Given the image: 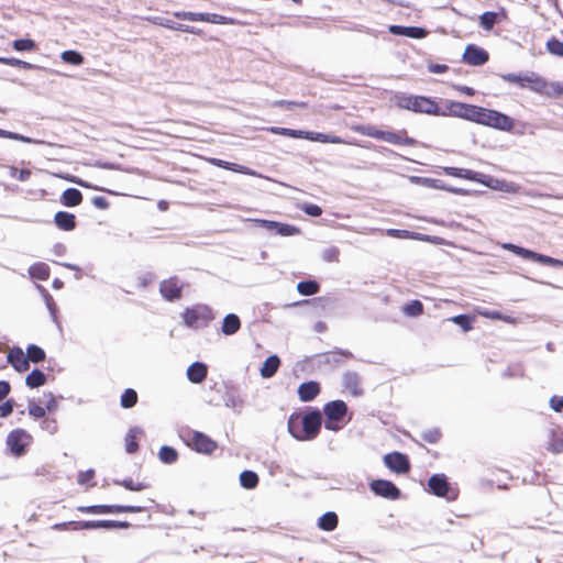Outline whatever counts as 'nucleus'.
<instances>
[{
  "mask_svg": "<svg viewBox=\"0 0 563 563\" xmlns=\"http://www.w3.org/2000/svg\"><path fill=\"white\" fill-rule=\"evenodd\" d=\"M322 413L314 408L303 416L292 413L288 419V431L298 441H311L320 432Z\"/></svg>",
  "mask_w": 563,
  "mask_h": 563,
  "instance_id": "f257e3e1",
  "label": "nucleus"
},
{
  "mask_svg": "<svg viewBox=\"0 0 563 563\" xmlns=\"http://www.w3.org/2000/svg\"><path fill=\"white\" fill-rule=\"evenodd\" d=\"M396 107L409 110L416 113L439 115L440 106L435 99L426 96L410 95L406 92H396L394 96Z\"/></svg>",
  "mask_w": 563,
  "mask_h": 563,
  "instance_id": "f03ea898",
  "label": "nucleus"
},
{
  "mask_svg": "<svg viewBox=\"0 0 563 563\" xmlns=\"http://www.w3.org/2000/svg\"><path fill=\"white\" fill-rule=\"evenodd\" d=\"M500 78L509 84H515L519 88H528L533 92L542 93L548 84L547 80L534 71H527L526 74H503Z\"/></svg>",
  "mask_w": 563,
  "mask_h": 563,
  "instance_id": "7ed1b4c3",
  "label": "nucleus"
},
{
  "mask_svg": "<svg viewBox=\"0 0 563 563\" xmlns=\"http://www.w3.org/2000/svg\"><path fill=\"white\" fill-rule=\"evenodd\" d=\"M323 413L325 417L324 428L336 432L344 426L343 421L347 413V406L343 400H332L324 405Z\"/></svg>",
  "mask_w": 563,
  "mask_h": 563,
  "instance_id": "20e7f679",
  "label": "nucleus"
},
{
  "mask_svg": "<svg viewBox=\"0 0 563 563\" xmlns=\"http://www.w3.org/2000/svg\"><path fill=\"white\" fill-rule=\"evenodd\" d=\"M32 442L33 437L21 428L10 431L5 438V445L14 457L24 456Z\"/></svg>",
  "mask_w": 563,
  "mask_h": 563,
  "instance_id": "39448f33",
  "label": "nucleus"
},
{
  "mask_svg": "<svg viewBox=\"0 0 563 563\" xmlns=\"http://www.w3.org/2000/svg\"><path fill=\"white\" fill-rule=\"evenodd\" d=\"M186 327L198 329L206 327L213 319V313L207 305H197L192 308H186L181 313Z\"/></svg>",
  "mask_w": 563,
  "mask_h": 563,
  "instance_id": "423d86ee",
  "label": "nucleus"
},
{
  "mask_svg": "<svg viewBox=\"0 0 563 563\" xmlns=\"http://www.w3.org/2000/svg\"><path fill=\"white\" fill-rule=\"evenodd\" d=\"M146 509L144 506L133 505H91L80 506L78 510L85 514L92 515H107V514H125V512H142Z\"/></svg>",
  "mask_w": 563,
  "mask_h": 563,
  "instance_id": "0eeeda50",
  "label": "nucleus"
},
{
  "mask_svg": "<svg viewBox=\"0 0 563 563\" xmlns=\"http://www.w3.org/2000/svg\"><path fill=\"white\" fill-rule=\"evenodd\" d=\"M173 15L179 20L186 21H200L213 24H232L233 19L220 15L217 13H205V12H190V11H175Z\"/></svg>",
  "mask_w": 563,
  "mask_h": 563,
  "instance_id": "6e6552de",
  "label": "nucleus"
},
{
  "mask_svg": "<svg viewBox=\"0 0 563 563\" xmlns=\"http://www.w3.org/2000/svg\"><path fill=\"white\" fill-rule=\"evenodd\" d=\"M428 486L429 490L438 497H445L448 500H454L457 497V492L451 487L444 474H433L428 479Z\"/></svg>",
  "mask_w": 563,
  "mask_h": 563,
  "instance_id": "1a4fd4ad",
  "label": "nucleus"
},
{
  "mask_svg": "<svg viewBox=\"0 0 563 563\" xmlns=\"http://www.w3.org/2000/svg\"><path fill=\"white\" fill-rule=\"evenodd\" d=\"M514 119L497 110L485 109L482 125L494 128L500 131H511L514 128Z\"/></svg>",
  "mask_w": 563,
  "mask_h": 563,
  "instance_id": "9d476101",
  "label": "nucleus"
},
{
  "mask_svg": "<svg viewBox=\"0 0 563 563\" xmlns=\"http://www.w3.org/2000/svg\"><path fill=\"white\" fill-rule=\"evenodd\" d=\"M369 489L375 495L389 500H397L401 495L400 489L388 479H373L369 483Z\"/></svg>",
  "mask_w": 563,
  "mask_h": 563,
  "instance_id": "9b49d317",
  "label": "nucleus"
},
{
  "mask_svg": "<svg viewBox=\"0 0 563 563\" xmlns=\"http://www.w3.org/2000/svg\"><path fill=\"white\" fill-rule=\"evenodd\" d=\"M190 446L198 453L212 454L218 444L203 432L191 431Z\"/></svg>",
  "mask_w": 563,
  "mask_h": 563,
  "instance_id": "f8f14e48",
  "label": "nucleus"
},
{
  "mask_svg": "<svg viewBox=\"0 0 563 563\" xmlns=\"http://www.w3.org/2000/svg\"><path fill=\"white\" fill-rule=\"evenodd\" d=\"M77 527L81 528V530H91V529H128L131 527V523L128 521L120 520H81L79 523H76Z\"/></svg>",
  "mask_w": 563,
  "mask_h": 563,
  "instance_id": "ddd939ff",
  "label": "nucleus"
},
{
  "mask_svg": "<svg viewBox=\"0 0 563 563\" xmlns=\"http://www.w3.org/2000/svg\"><path fill=\"white\" fill-rule=\"evenodd\" d=\"M384 462L390 471L397 474H405L410 470V462L408 456L400 452L386 454L384 456Z\"/></svg>",
  "mask_w": 563,
  "mask_h": 563,
  "instance_id": "4468645a",
  "label": "nucleus"
},
{
  "mask_svg": "<svg viewBox=\"0 0 563 563\" xmlns=\"http://www.w3.org/2000/svg\"><path fill=\"white\" fill-rule=\"evenodd\" d=\"M463 62L472 66H482L488 62L489 55L486 49L475 45L468 44L463 53Z\"/></svg>",
  "mask_w": 563,
  "mask_h": 563,
  "instance_id": "2eb2a0df",
  "label": "nucleus"
},
{
  "mask_svg": "<svg viewBox=\"0 0 563 563\" xmlns=\"http://www.w3.org/2000/svg\"><path fill=\"white\" fill-rule=\"evenodd\" d=\"M479 184L503 192L515 194L518 191V186L511 181L495 178L490 175L483 174Z\"/></svg>",
  "mask_w": 563,
  "mask_h": 563,
  "instance_id": "dca6fc26",
  "label": "nucleus"
},
{
  "mask_svg": "<svg viewBox=\"0 0 563 563\" xmlns=\"http://www.w3.org/2000/svg\"><path fill=\"white\" fill-rule=\"evenodd\" d=\"M181 286L178 285L177 277L165 279L159 285V292L167 301H175L181 297Z\"/></svg>",
  "mask_w": 563,
  "mask_h": 563,
  "instance_id": "f3484780",
  "label": "nucleus"
},
{
  "mask_svg": "<svg viewBox=\"0 0 563 563\" xmlns=\"http://www.w3.org/2000/svg\"><path fill=\"white\" fill-rule=\"evenodd\" d=\"M317 357L319 363L332 366L342 363L345 358L353 357V354L347 350L334 349L333 351L317 354Z\"/></svg>",
  "mask_w": 563,
  "mask_h": 563,
  "instance_id": "a211bd4d",
  "label": "nucleus"
},
{
  "mask_svg": "<svg viewBox=\"0 0 563 563\" xmlns=\"http://www.w3.org/2000/svg\"><path fill=\"white\" fill-rule=\"evenodd\" d=\"M468 107H470L468 103L445 100L444 107H440L439 115H442V117L452 115V117L466 119Z\"/></svg>",
  "mask_w": 563,
  "mask_h": 563,
  "instance_id": "6ab92c4d",
  "label": "nucleus"
},
{
  "mask_svg": "<svg viewBox=\"0 0 563 563\" xmlns=\"http://www.w3.org/2000/svg\"><path fill=\"white\" fill-rule=\"evenodd\" d=\"M389 32L393 35L406 36L410 38H424L428 35V31L420 26H405V25H390Z\"/></svg>",
  "mask_w": 563,
  "mask_h": 563,
  "instance_id": "aec40b11",
  "label": "nucleus"
},
{
  "mask_svg": "<svg viewBox=\"0 0 563 563\" xmlns=\"http://www.w3.org/2000/svg\"><path fill=\"white\" fill-rule=\"evenodd\" d=\"M148 21H151L155 25H159L169 30L181 31L196 35L200 34V30L196 29L195 26L175 23L174 21L166 19L164 16H153L150 18Z\"/></svg>",
  "mask_w": 563,
  "mask_h": 563,
  "instance_id": "412c9836",
  "label": "nucleus"
},
{
  "mask_svg": "<svg viewBox=\"0 0 563 563\" xmlns=\"http://www.w3.org/2000/svg\"><path fill=\"white\" fill-rule=\"evenodd\" d=\"M7 360L19 373L26 372L30 367L26 355H24L23 350L19 346H14L10 350Z\"/></svg>",
  "mask_w": 563,
  "mask_h": 563,
  "instance_id": "4be33fe9",
  "label": "nucleus"
},
{
  "mask_svg": "<svg viewBox=\"0 0 563 563\" xmlns=\"http://www.w3.org/2000/svg\"><path fill=\"white\" fill-rule=\"evenodd\" d=\"M320 394V385L316 380L301 383L298 387L299 399L303 402L312 401Z\"/></svg>",
  "mask_w": 563,
  "mask_h": 563,
  "instance_id": "5701e85b",
  "label": "nucleus"
},
{
  "mask_svg": "<svg viewBox=\"0 0 563 563\" xmlns=\"http://www.w3.org/2000/svg\"><path fill=\"white\" fill-rule=\"evenodd\" d=\"M208 375V366L202 362H194L187 368V378L192 384L202 383Z\"/></svg>",
  "mask_w": 563,
  "mask_h": 563,
  "instance_id": "b1692460",
  "label": "nucleus"
},
{
  "mask_svg": "<svg viewBox=\"0 0 563 563\" xmlns=\"http://www.w3.org/2000/svg\"><path fill=\"white\" fill-rule=\"evenodd\" d=\"M382 141L394 145H415L417 141L412 137H409L406 131L401 132H393V131H384Z\"/></svg>",
  "mask_w": 563,
  "mask_h": 563,
  "instance_id": "393cba45",
  "label": "nucleus"
},
{
  "mask_svg": "<svg viewBox=\"0 0 563 563\" xmlns=\"http://www.w3.org/2000/svg\"><path fill=\"white\" fill-rule=\"evenodd\" d=\"M54 223L59 230L73 231L76 228V216L68 211H57Z\"/></svg>",
  "mask_w": 563,
  "mask_h": 563,
  "instance_id": "a878e982",
  "label": "nucleus"
},
{
  "mask_svg": "<svg viewBox=\"0 0 563 563\" xmlns=\"http://www.w3.org/2000/svg\"><path fill=\"white\" fill-rule=\"evenodd\" d=\"M82 202V194L77 188H67L60 196V203L65 207H77Z\"/></svg>",
  "mask_w": 563,
  "mask_h": 563,
  "instance_id": "bb28decb",
  "label": "nucleus"
},
{
  "mask_svg": "<svg viewBox=\"0 0 563 563\" xmlns=\"http://www.w3.org/2000/svg\"><path fill=\"white\" fill-rule=\"evenodd\" d=\"M526 260L538 262V263H540L542 265H548V266H552V267H561V268H563V261L562 260L554 258V257H551V256H548V255H544V254H541V253H537V252L531 251L529 249H528V252H527V255H526Z\"/></svg>",
  "mask_w": 563,
  "mask_h": 563,
  "instance_id": "cd10ccee",
  "label": "nucleus"
},
{
  "mask_svg": "<svg viewBox=\"0 0 563 563\" xmlns=\"http://www.w3.org/2000/svg\"><path fill=\"white\" fill-rule=\"evenodd\" d=\"M280 366V358L277 354L269 355L263 363V366L261 367V376L263 378H271L273 377L278 368Z\"/></svg>",
  "mask_w": 563,
  "mask_h": 563,
  "instance_id": "c85d7f7f",
  "label": "nucleus"
},
{
  "mask_svg": "<svg viewBox=\"0 0 563 563\" xmlns=\"http://www.w3.org/2000/svg\"><path fill=\"white\" fill-rule=\"evenodd\" d=\"M241 329V320L235 313H228L222 321L221 332L224 335H233Z\"/></svg>",
  "mask_w": 563,
  "mask_h": 563,
  "instance_id": "c756f323",
  "label": "nucleus"
},
{
  "mask_svg": "<svg viewBox=\"0 0 563 563\" xmlns=\"http://www.w3.org/2000/svg\"><path fill=\"white\" fill-rule=\"evenodd\" d=\"M360 376L356 372H345L343 374V386L349 389L353 395H360L362 390L360 389Z\"/></svg>",
  "mask_w": 563,
  "mask_h": 563,
  "instance_id": "7c9ffc66",
  "label": "nucleus"
},
{
  "mask_svg": "<svg viewBox=\"0 0 563 563\" xmlns=\"http://www.w3.org/2000/svg\"><path fill=\"white\" fill-rule=\"evenodd\" d=\"M339 523V517L334 511H327L318 519V527L323 531H333Z\"/></svg>",
  "mask_w": 563,
  "mask_h": 563,
  "instance_id": "2f4dec72",
  "label": "nucleus"
},
{
  "mask_svg": "<svg viewBox=\"0 0 563 563\" xmlns=\"http://www.w3.org/2000/svg\"><path fill=\"white\" fill-rule=\"evenodd\" d=\"M38 288L41 289L42 291V295H43V298H44V301H45V305H46V308L47 310L49 311V314H51V318H52V321L58 327L60 328V322L58 320V317H57V306L52 297V295L42 286H38Z\"/></svg>",
  "mask_w": 563,
  "mask_h": 563,
  "instance_id": "473e14b6",
  "label": "nucleus"
},
{
  "mask_svg": "<svg viewBox=\"0 0 563 563\" xmlns=\"http://www.w3.org/2000/svg\"><path fill=\"white\" fill-rule=\"evenodd\" d=\"M305 139L309 140V141H314V142H320V143H331V144H340L342 142L341 137H339L336 135H330V134H324V133H320V132H310V131H307Z\"/></svg>",
  "mask_w": 563,
  "mask_h": 563,
  "instance_id": "72a5a7b5",
  "label": "nucleus"
},
{
  "mask_svg": "<svg viewBox=\"0 0 563 563\" xmlns=\"http://www.w3.org/2000/svg\"><path fill=\"white\" fill-rule=\"evenodd\" d=\"M240 485L245 489H254L258 485V475L254 471L245 470L240 474Z\"/></svg>",
  "mask_w": 563,
  "mask_h": 563,
  "instance_id": "f704fd0d",
  "label": "nucleus"
},
{
  "mask_svg": "<svg viewBox=\"0 0 563 563\" xmlns=\"http://www.w3.org/2000/svg\"><path fill=\"white\" fill-rule=\"evenodd\" d=\"M320 285L314 279L301 280L297 284V291L302 296H312L318 294Z\"/></svg>",
  "mask_w": 563,
  "mask_h": 563,
  "instance_id": "c9c22d12",
  "label": "nucleus"
},
{
  "mask_svg": "<svg viewBox=\"0 0 563 563\" xmlns=\"http://www.w3.org/2000/svg\"><path fill=\"white\" fill-rule=\"evenodd\" d=\"M46 383V375L38 368H34L25 378V384L30 388H38Z\"/></svg>",
  "mask_w": 563,
  "mask_h": 563,
  "instance_id": "e433bc0d",
  "label": "nucleus"
},
{
  "mask_svg": "<svg viewBox=\"0 0 563 563\" xmlns=\"http://www.w3.org/2000/svg\"><path fill=\"white\" fill-rule=\"evenodd\" d=\"M143 431L142 429L134 427L129 430V432L125 435V451L129 454H133L139 450V444L136 442V434H141Z\"/></svg>",
  "mask_w": 563,
  "mask_h": 563,
  "instance_id": "4c0bfd02",
  "label": "nucleus"
},
{
  "mask_svg": "<svg viewBox=\"0 0 563 563\" xmlns=\"http://www.w3.org/2000/svg\"><path fill=\"white\" fill-rule=\"evenodd\" d=\"M46 353L45 351L36 345V344H29L26 347V358L29 360V363H41L45 360Z\"/></svg>",
  "mask_w": 563,
  "mask_h": 563,
  "instance_id": "58836bf2",
  "label": "nucleus"
},
{
  "mask_svg": "<svg viewBox=\"0 0 563 563\" xmlns=\"http://www.w3.org/2000/svg\"><path fill=\"white\" fill-rule=\"evenodd\" d=\"M269 132L277 135H283L291 139H305L307 131L294 130L288 128L272 126L268 129Z\"/></svg>",
  "mask_w": 563,
  "mask_h": 563,
  "instance_id": "ea45409f",
  "label": "nucleus"
},
{
  "mask_svg": "<svg viewBox=\"0 0 563 563\" xmlns=\"http://www.w3.org/2000/svg\"><path fill=\"white\" fill-rule=\"evenodd\" d=\"M29 273L33 278L46 280L49 277V267L45 263H35L30 267Z\"/></svg>",
  "mask_w": 563,
  "mask_h": 563,
  "instance_id": "a19ab883",
  "label": "nucleus"
},
{
  "mask_svg": "<svg viewBox=\"0 0 563 563\" xmlns=\"http://www.w3.org/2000/svg\"><path fill=\"white\" fill-rule=\"evenodd\" d=\"M159 460L165 464H173L178 459V452L169 445H163L158 452Z\"/></svg>",
  "mask_w": 563,
  "mask_h": 563,
  "instance_id": "79ce46f5",
  "label": "nucleus"
},
{
  "mask_svg": "<svg viewBox=\"0 0 563 563\" xmlns=\"http://www.w3.org/2000/svg\"><path fill=\"white\" fill-rule=\"evenodd\" d=\"M412 179H415L417 184H420L424 187L432 188V189H440V190L446 191V188L449 187L441 179L429 178V177H412Z\"/></svg>",
  "mask_w": 563,
  "mask_h": 563,
  "instance_id": "37998d69",
  "label": "nucleus"
},
{
  "mask_svg": "<svg viewBox=\"0 0 563 563\" xmlns=\"http://www.w3.org/2000/svg\"><path fill=\"white\" fill-rule=\"evenodd\" d=\"M275 234L280 236H294L300 234V229L294 224L276 222Z\"/></svg>",
  "mask_w": 563,
  "mask_h": 563,
  "instance_id": "c03bdc74",
  "label": "nucleus"
},
{
  "mask_svg": "<svg viewBox=\"0 0 563 563\" xmlns=\"http://www.w3.org/2000/svg\"><path fill=\"white\" fill-rule=\"evenodd\" d=\"M113 484L123 486L125 489L131 490V492H141V490H144L150 487V485L147 483H143V482L134 483V481L130 477L124 478L122 481L114 479Z\"/></svg>",
  "mask_w": 563,
  "mask_h": 563,
  "instance_id": "a18cd8bd",
  "label": "nucleus"
},
{
  "mask_svg": "<svg viewBox=\"0 0 563 563\" xmlns=\"http://www.w3.org/2000/svg\"><path fill=\"white\" fill-rule=\"evenodd\" d=\"M137 402V393L133 388H126L121 395L120 405L122 408L130 409Z\"/></svg>",
  "mask_w": 563,
  "mask_h": 563,
  "instance_id": "49530a36",
  "label": "nucleus"
},
{
  "mask_svg": "<svg viewBox=\"0 0 563 563\" xmlns=\"http://www.w3.org/2000/svg\"><path fill=\"white\" fill-rule=\"evenodd\" d=\"M60 58L64 63L75 66H79L84 63V56L79 52L73 49L64 51Z\"/></svg>",
  "mask_w": 563,
  "mask_h": 563,
  "instance_id": "de8ad7c7",
  "label": "nucleus"
},
{
  "mask_svg": "<svg viewBox=\"0 0 563 563\" xmlns=\"http://www.w3.org/2000/svg\"><path fill=\"white\" fill-rule=\"evenodd\" d=\"M450 321L461 327L464 332H467L473 329L474 317L470 314H457L450 318Z\"/></svg>",
  "mask_w": 563,
  "mask_h": 563,
  "instance_id": "09e8293b",
  "label": "nucleus"
},
{
  "mask_svg": "<svg viewBox=\"0 0 563 563\" xmlns=\"http://www.w3.org/2000/svg\"><path fill=\"white\" fill-rule=\"evenodd\" d=\"M355 131L362 135L373 137L376 140H380V141H382L383 133H384V130H379L376 126L371 125V124L360 125L355 129Z\"/></svg>",
  "mask_w": 563,
  "mask_h": 563,
  "instance_id": "8fccbe9b",
  "label": "nucleus"
},
{
  "mask_svg": "<svg viewBox=\"0 0 563 563\" xmlns=\"http://www.w3.org/2000/svg\"><path fill=\"white\" fill-rule=\"evenodd\" d=\"M402 311L406 316L418 317L423 312V303L417 299L411 300L410 302L405 305Z\"/></svg>",
  "mask_w": 563,
  "mask_h": 563,
  "instance_id": "3c124183",
  "label": "nucleus"
},
{
  "mask_svg": "<svg viewBox=\"0 0 563 563\" xmlns=\"http://www.w3.org/2000/svg\"><path fill=\"white\" fill-rule=\"evenodd\" d=\"M485 109L486 108H483L479 106L470 104L468 110H467V117L465 120L482 124Z\"/></svg>",
  "mask_w": 563,
  "mask_h": 563,
  "instance_id": "603ef678",
  "label": "nucleus"
},
{
  "mask_svg": "<svg viewBox=\"0 0 563 563\" xmlns=\"http://www.w3.org/2000/svg\"><path fill=\"white\" fill-rule=\"evenodd\" d=\"M0 63L9 66L20 67L23 69H36L38 66L31 64L29 62L14 58V57H0Z\"/></svg>",
  "mask_w": 563,
  "mask_h": 563,
  "instance_id": "864d4df0",
  "label": "nucleus"
},
{
  "mask_svg": "<svg viewBox=\"0 0 563 563\" xmlns=\"http://www.w3.org/2000/svg\"><path fill=\"white\" fill-rule=\"evenodd\" d=\"M479 19L482 27L484 30L490 31L498 22V13L493 11H485Z\"/></svg>",
  "mask_w": 563,
  "mask_h": 563,
  "instance_id": "5fc2aeb1",
  "label": "nucleus"
},
{
  "mask_svg": "<svg viewBox=\"0 0 563 563\" xmlns=\"http://www.w3.org/2000/svg\"><path fill=\"white\" fill-rule=\"evenodd\" d=\"M553 453L563 452V433L562 432H551V440L549 442V448Z\"/></svg>",
  "mask_w": 563,
  "mask_h": 563,
  "instance_id": "6e6d98bb",
  "label": "nucleus"
},
{
  "mask_svg": "<svg viewBox=\"0 0 563 563\" xmlns=\"http://www.w3.org/2000/svg\"><path fill=\"white\" fill-rule=\"evenodd\" d=\"M12 47L16 52H30L36 47V43L31 38H19L13 41Z\"/></svg>",
  "mask_w": 563,
  "mask_h": 563,
  "instance_id": "4d7b16f0",
  "label": "nucleus"
},
{
  "mask_svg": "<svg viewBox=\"0 0 563 563\" xmlns=\"http://www.w3.org/2000/svg\"><path fill=\"white\" fill-rule=\"evenodd\" d=\"M0 137L11 139L24 143H43V141L34 140L22 134L0 129Z\"/></svg>",
  "mask_w": 563,
  "mask_h": 563,
  "instance_id": "13d9d810",
  "label": "nucleus"
},
{
  "mask_svg": "<svg viewBox=\"0 0 563 563\" xmlns=\"http://www.w3.org/2000/svg\"><path fill=\"white\" fill-rule=\"evenodd\" d=\"M545 47L550 54L563 57V41L551 37L548 40Z\"/></svg>",
  "mask_w": 563,
  "mask_h": 563,
  "instance_id": "bf43d9fd",
  "label": "nucleus"
},
{
  "mask_svg": "<svg viewBox=\"0 0 563 563\" xmlns=\"http://www.w3.org/2000/svg\"><path fill=\"white\" fill-rule=\"evenodd\" d=\"M224 405L229 408L236 409L242 406V399L233 391L228 390L223 397Z\"/></svg>",
  "mask_w": 563,
  "mask_h": 563,
  "instance_id": "052dcab7",
  "label": "nucleus"
},
{
  "mask_svg": "<svg viewBox=\"0 0 563 563\" xmlns=\"http://www.w3.org/2000/svg\"><path fill=\"white\" fill-rule=\"evenodd\" d=\"M340 250L336 246H330L322 251L321 258L328 263H338Z\"/></svg>",
  "mask_w": 563,
  "mask_h": 563,
  "instance_id": "680f3d73",
  "label": "nucleus"
},
{
  "mask_svg": "<svg viewBox=\"0 0 563 563\" xmlns=\"http://www.w3.org/2000/svg\"><path fill=\"white\" fill-rule=\"evenodd\" d=\"M441 431L438 428H432L421 433V439L428 443L434 444L441 439Z\"/></svg>",
  "mask_w": 563,
  "mask_h": 563,
  "instance_id": "e2e57ef3",
  "label": "nucleus"
},
{
  "mask_svg": "<svg viewBox=\"0 0 563 563\" xmlns=\"http://www.w3.org/2000/svg\"><path fill=\"white\" fill-rule=\"evenodd\" d=\"M27 412L34 419H44L46 409L44 407L36 405L33 400H30L27 406Z\"/></svg>",
  "mask_w": 563,
  "mask_h": 563,
  "instance_id": "0e129e2a",
  "label": "nucleus"
},
{
  "mask_svg": "<svg viewBox=\"0 0 563 563\" xmlns=\"http://www.w3.org/2000/svg\"><path fill=\"white\" fill-rule=\"evenodd\" d=\"M300 210L310 217H320L322 214V209L318 205L314 203H303L300 206Z\"/></svg>",
  "mask_w": 563,
  "mask_h": 563,
  "instance_id": "69168bd1",
  "label": "nucleus"
},
{
  "mask_svg": "<svg viewBox=\"0 0 563 563\" xmlns=\"http://www.w3.org/2000/svg\"><path fill=\"white\" fill-rule=\"evenodd\" d=\"M41 428L47 431L49 434L57 432V421L53 418H44L41 422Z\"/></svg>",
  "mask_w": 563,
  "mask_h": 563,
  "instance_id": "338daca9",
  "label": "nucleus"
},
{
  "mask_svg": "<svg viewBox=\"0 0 563 563\" xmlns=\"http://www.w3.org/2000/svg\"><path fill=\"white\" fill-rule=\"evenodd\" d=\"M15 406V401L13 399H8L3 404L0 405V417L7 418L9 417Z\"/></svg>",
  "mask_w": 563,
  "mask_h": 563,
  "instance_id": "774afa93",
  "label": "nucleus"
}]
</instances>
